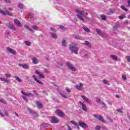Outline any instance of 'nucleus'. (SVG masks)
<instances>
[{
    "instance_id": "nucleus-59",
    "label": "nucleus",
    "mask_w": 130,
    "mask_h": 130,
    "mask_svg": "<svg viewBox=\"0 0 130 130\" xmlns=\"http://www.w3.org/2000/svg\"><path fill=\"white\" fill-rule=\"evenodd\" d=\"M110 57L112 58V59H114V55H111Z\"/></svg>"
},
{
    "instance_id": "nucleus-9",
    "label": "nucleus",
    "mask_w": 130,
    "mask_h": 130,
    "mask_svg": "<svg viewBox=\"0 0 130 130\" xmlns=\"http://www.w3.org/2000/svg\"><path fill=\"white\" fill-rule=\"evenodd\" d=\"M0 13L2 15H4V16H12V14L9 12V11H4L0 9Z\"/></svg>"
},
{
    "instance_id": "nucleus-29",
    "label": "nucleus",
    "mask_w": 130,
    "mask_h": 130,
    "mask_svg": "<svg viewBox=\"0 0 130 130\" xmlns=\"http://www.w3.org/2000/svg\"><path fill=\"white\" fill-rule=\"evenodd\" d=\"M59 93L60 95H61V96H62L63 98H66V99H67L68 96H67V94L66 93L61 92H59Z\"/></svg>"
},
{
    "instance_id": "nucleus-6",
    "label": "nucleus",
    "mask_w": 130,
    "mask_h": 130,
    "mask_svg": "<svg viewBox=\"0 0 130 130\" xmlns=\"http://www.w3.org/2000/svg\"><path fill=\"white\" fill-rule=\"evenodd\" d=\"M67 64L68 68H69L72 71H74L75 72L77 71V69H76L75 67H74V66L72 64V63H70V62H68Z\"/></svg>"
},
{
    "instance_id": "nucleus-58",
    "label": "nucleus",
    "mask_w": 130,
    "mask_h": 130,
    "mask_svg": "<svg viewBox=\"0 0 130 130\" xmlns=\"http://www.w3.org/2000/svg\"><path fill=\"white\" fill-rule=\"evenodd\" d=\"M14 114L16 115V116H17V117H19V114H18V113L14 112Z\"/></svg>"
},
{
    "instance_id": "nucleus-32",
    "label": "nucleus",
    "mask_w": 130,
    "mask_h": 130,
    "mask_svg": "<svg viewBox=\"0 0 130 130\" xmlns=\"http://www.w3.org/2000/svg\"><path fill=\"white\" fill-rule=\"evenodd\" d=\"M120 8L122 9V10H123V11H125V12H127L128 11V10L126 9L124 6L121 5Z\"/></svg>"
},
{
    "instance_id": "nucleus-62",
    "label": "nucleus",
    "mask_w": 130,
    "mask_h": 130,
    "mask_svg": "<svg viewBox=\"0 0 130 130\" xmlns=\"http://www.w3.org/2000/svg\"><path fill=\"white\" fill-rule=\"evenodd\" d=\"M47 125H48V124H44L43 125L44 127H47Z\"/></svg>"
},
{
    "instance_id": "nucleus-42",
    "label": "nucleus",
    "mask_w": 130,
    "mask_h": 130,
    "mask_svg": "<svg viewBox=\"0 0 130 130\" xmlns=\"http://www.w3.org/2000/svg\"><path fill=\"white\" fill-rule=\"evenodd\" d=\"M5 76L6 77V78H11V77H12V75H11V74L10 73H6Z\"/></svg>"
},
{
    "instance_id": "nucleus-55",
    "label": "nucleus",
    "mask_w": 130,
    "mask_h": 130,
    "mask_svg": "<svg viewBox=\"0 0 130 130\" xmlns=\"http://www.w3.org/2000/svg\"><path fill=\"white\" fill-rule=\"evenodd\" d=\"M96 103H101V99H97L96 100Z\"/></svg>"
},
{
    "instance_id": "nucleus-30",
    "label": "nucleus",
    "mask_w": 130,
    "mask_h": 130,
    "mask_svg": "<svg viewBox=\"0 0 130 130\" xmlns=\"http://www.w3.org/2000/svg\"><path fill=\"white\" fill-rule=\"evenodd\" d=\"M126 17L125 14H122L121 15L119 16L118 18L120 20H122L123 19H125Z\"/></svg>"
},
{
    "instance_id": "nucleus-49",
    "label": "nucleus",
    "mask_w": 130,
    "mask_h": 130,
    "mask_svg": "<svg viewBox=\"0 0 130 130\" xmlns=\"http://www.w3.org/2000/svg\"><path fill=\"white\" fill-rule=\"evenodd\" d=\"M126 58L127 59V60L130 62V56H126Z\"/></svg>"
},
{
    "instance_id": "nucleus-34",
    "label": "nucleus",
    "mask_w": 130,
    "mask_h": 130,
    "mask_svg": "<svg viewBox=\"0 0 130 130\" xmlns=\"http://www.w3.org/2000/svg\"><path fill=\"white\" fill-rule=\"evenodd\" d=\"M14 78H15V80H16V81H17V82H22V80L21 79H20V78H19L18 76H14Z\"/></svg>"
},
{
    "instance_id": "nucleus-3",
    "label": "nucleus",
    "mask_w": 130,
    "mask_h": 130,
    "mask_svg": "<svg viewBox=\"0 0 130 130\" xmlns=\"http://www.w3.org/2000/svg\"><path fill=\"white\" fill-rule=\"evenodd\" d=\"M93 117H95L96 119L98 120H100V121H102V122H106L105 120L103 119V117L101 116V115H98L96 114L93 115Z\"/></svg>"
},
{
    "instance_id": "nucleus-24",
    "label": "nucleus",
    "mask_w": 130,
    "mask_h": 130,
    "mask_svg": "<svg viewBox=\"0 0 130 130\" xmlns=\"http://www.w3.org/2000/svg\"><path fill=\"white\" fill-rule=\"evenodd\" d=\"M33 78L34 79L35 81L37 82V83H38V84H39L40 85H42V82L37 79L36 75H33Z\"/></svg>"
},
{
    "instance_id": "nucleus-11",
    "label": "nucleus",
    "mask_w": 130,
    "mask_h": 130,
    "mask_svg": "<svg viewBox=\"0 0 130 130\" xmlns=\"http://www.w3.org/2000/svg\"><path fill=\"white\" fill-rule=\"evenodd\" d=\"M7 51H8L9 53H11V54H13V55L16 54L17 53L15 50H14V49L11 48H7Z\"/></svg>"
},
{
    "instance_id": "nucleus-8",
    "label": "nucleus",
    "mask_w": 130,
    "mask_h": 130,
    "mask_svg": "<svg viewBox=\"0 0 130 130\" xmlns=\"http://www.w3.org/2000/svg\"><path fill=\"white\" fill-rule=\"evenodd\" d=\"M6 26L12 30V31H16V28H15V26H14V24H12L11 23H7Z\"/></svg>"
},
{
    "instance_id": "nucleus-26",
    "label": "nucleus",
    "mask_w": 130,
    "mask_h": 130,
    "mask_svg": "<svg viewBox=\"0 0 130 130\" xmlns=\"http://www.w3.org/2000/svg\"><path fill=\"white\" fill-rule=\"evenodd\" d=\"M32 62L34 64H37L39 61H38V59L36 57L32 58Z\"/></svg>"
},
{
    "instance_id": "nucleus-5",
    "label": "nucleus",
    "mask_w": 130,
    "mask_h": 130,
    "mask_svg": "<svg viewBox=\"0 0 130 130\" xmlns=\"http://www.w3.org/2000/svg\"><path fill=\"white\" fill-rule=\"evenodd\" d=\"M27 110L28 111V112L29 113H30V115H32V116H34V117H37V116H38L37 113L32 111L31 109L27 108Z\"/></svg>"
},
{
    "instance_id": "nucleus-17",
    "label": "nucleus",
    "mask_w": 130,
    "mask_h": 130,
    "mask_svg": "<svg viewBox=\"0 0 130 130\" xmlns=\"http://www.w3.org/2000/svg\"><path fill=\"white\" fill-rule=\"evenodd\" d=\"M83 44L84 45H85V46H87V47H89V48H91V47H92L91 43L89 42L88 41H85Z\"/></svg>"
},
{
    "instance_id": "nucleus-10",
    "label": "nucleus",
    "mask_w": 130,
    "mask_h": 130,
    "mask_svg": "<svg viewBox=\"0 0 130 130\" xmlns=\"http://www.w3.org/2000/svg\"><path fill=\"white\" fill-rule=\"evenodd\" d=\"M51 122H52V123H58L59 120L55 117H51Z\"/></svg>"
},
{
    "instance_id": "nucleus-23",
    "label": "nucleus",
    "mask_w": 130,
    "mask_h": 130,
    "mask_svg": "<svg viewBox=\"0 0 130 130\" xmlns=\"http://www.w3.org/2000/svg\"><path fill=\"white\" fill-rule=\"evenodd\" d=\"M50 35L52 38L53 39H57V35L54 32H50Z\"/></svg>"
},
{
    "instance_id": "nucleus-4",
    "label": "nucleus",
    "mask_w": 130,
    "mask_h": 130,
    "mask_svg": "<svg viewBox=\"0 0 130 130\" xmlns=\"http://www.w3.org/2000/svg\"><path fill=\"white\" fill-rule=\"evenodd\" d=\"M0 115L1 116H7L8 117L9 116V114H8V111H7V110H4L0 111Z\"/></svg>"
},
{
    "instance_id": "nucleus-19",
    "label": "nucleus",
    "mask_w": 130,
    "mask_h": 130,
    "mask_svg": "<svg viewBox=\"0 0 130 130\" xmlns=\"http://www.w3.org/2000/svg\"><path fill=\"white\" fill-rule=\"evenodd\" d=\"M81 98H82V99H83V100H84L86 103H90V100H89L88 98L86 97V96L81 95Z\"/></svg>"
},
{
    "instance_id": "nucleus-50",
    "label": "nucleus",
    "mask_w": 130,
    "mask_h": 130,
    "mask_svg": "<svg viewBox=\"0 0 130 130\" xmlns=\"http://www.w3.org/2000/svg\"><path fill=\"white\" fill-rule=\"evenodd\" d=\"M42 73H45V74H48L49 73V71H48V70L46 69L45 70V71L42 72Z\"/></svg>"
},
{
    "instance_id": "nucleus-40",
    "label": "nucleus",
    "mask_w": 130,
    "mask_h": 130,
    "mask_svg": "<svg viewBox=\"0 0 130 130\" xmlns=\"http://www.w3.org/2000/svg\"><path fill=\"white\" fill-rule=\"evenodd\" d=\"M114 12L113 10L110 9L107 13V15H111L113 14Z\"/></svg>"
},
{
    "instance_id": "nucleus-41",
    "label": "nucleus",
    "mask_w": 130,
    "mask_h": 130,
    "mask_svg": "<svg viewBox=\"0 0 130 130\" xmlns=\"http://www.w3.org/2000/svg\"><path fill=\"white\" fill-rule=\"evenodd\" d=\"M31 28L32 29H34V30H36L37 31L38 30V27L36 25H32Z\"/></svg>"
},
{
    "instance_id": "nucleus-63",
    "label": "nucleus",
    "mask_w": 130,
    "mask_h": 130,
    "mask_svg": "<svg viewBox=\"0 0 130 130\" xmlns=\"http://www.w3.org/2000/svg\"><path fill=\"white\" fill-rule=\"evenodd\" d=\"M115 97H116V98H118V99H119V98H120L119 95H118V94L116 95H115Z\"/></svg>"
},
{
    "instance_id": "nucleus-21",
    "label": "nucleus",
    "mask_w": 130,
    "mask_h": 130,
    "mask_svg": "<svg viewBox=\"0 0 130 130\" xmlns=\"http://www.w3.org/2000/svg\"><path fill=\"white\" fill-rule=\"evenodd\" d=\"M80 105L82 106V109L83 111H87V109H86V105L84 104L82 102H80Z\"/></svg>"
},
{
    "instance_id": "nucleus-35",
    "label": "nucleus",
    "mask_w": 130,
    "mask_h": 130,
    "mask_svg": "<svg viewBox=\"0 0 130 130\" xmlns=\"http://www.w3.org/2000/svg\"><path fill=\"white\" fill-rule=\"evenodd\" d=\"M61 44L62 46H67V42L66 41V40H63L62 41Z\"/></svg>"
},
{
    "instance_id": "nucleus-2",
    "label": "nucleus",
    "mask_w": 130,
    "mask_h": 130,
    "mask_svg": "<svg viewBox=\"0 0 130 130\" xmlns=\"http://www.w3.org/2000/svg\"><path fill=\"white\" fill-rule=\"evenodd\" d=\"M69 49L71 50L72 53H75V54H78V53H79V48L75 45H70Z\"/></svg>"
},
{
    "instance_id": "nucleus-33",
    "label": "nucleus",
    "mask_w": 130,
    "mask_h": 130,
    "mask_svg": "<svg viewBox=\"0 0 130 130\" xmlns=\"http://www.w3.org/2000/svg\"><path fill=\"white\" fill-rule=\"evenodd\" d=\"M24 43L27 46H30L31 45V42L29 41H26L24 42Z\"/></svg>"
},
{
    "instance_id": "nucleus-36",
    "label": "nucleus",
    "mask_w": 130,
    "mask_h": 130,
    "mask_svg": "<svg viewBox=\"0 0 130 130\" xmlns=\"http://www.w3.org/2000/svg\"><path fill=\"white\" fill-rule=\"evenodd\" d=\"M0 102H1L2 103H3V104H7V102H6V101H5L4 99H3L1 98H0Z\"/></svg>"
},
{
    "instance_id": "nucleus-43",
    "label": "nucleus",
    "mask_w": 130,
    "mask_h": 130,
    "mask_svg": "<svg viewBox=\"0 0 130 130\" xmlns=\"http://www.w3.org/2000/svg\"><path fill=\"white\" fill-rule=\"evenodd\" d=\"M101 17L102 20H103L104 21H105V20H106V16L105 15H101Z\"/></svg>"
},
{
    "instance_id": "nucleus-45",
    "label": "nucleus",
    "mask_w": 130,
    "mask_h": 130,
    "mask_svg": "<svg viewBox=\"0 0 130 130\" xmlns=\"http://www.w3.org/2000/svg\"><path fill=\"white\" fill-rule=\"evenodd\" d=\"M66 90L67 92H68V93H71L72 92V91L71 90V89H70L68 87L66 88Z\"/></svg>"
},
{
    "instance_id": "nucleus-56",
    "label": "nucleus",
    "mask_w": 130,
    "mask_h": 130,
    "mask_svg": "<svg viewBox=\"0 0 130 130\" xmlns=\"http://www.w3.org/2000/svg\"><path fill=\"white\" fill-rule=\"evenodd\" d=\"M29 18H30V19H32V18H33V14L31 13H30L29 15Z\"/></svg>"
},
{
    "instance_id": "nucleus-37",
    "label": "nucleus",
    "mask_w": 130,
    "mask_h": 130,
    "mask_svg": "<svg viewBox=\"0 0 130 130\" xmlns=\"http://www.w3.org/2000/svg\"><path fill=\"white\" fill-rule=\"evenodd\" d=\"M120 26L119 22H116V24L115 26V29H117V28H119Z\"/></svg>"
},
{
    "instance_id": "nucleus-48",
    "label": "nucleus",
    "mask_w": 130,
    "mask_h": 130,
    "mask_svg": "<svg viewBox=\"0 0 130 130\" xmlns=\"http://www.w3.org/2000/svg\"><path fill=\"white\" fill-rule=\"evenodd\" d=\"M101 104L102 105L103 107L106 108V104H105V103L102 102Z\"/></svg>"
},
{
    "instance_id": "nucleus-7",
    "label": "nucleus",
    "mask_w": 130,
    "mask_h": 130,
    "mask_svg": "<svg viewBox=\"0 0 130 130\" xmlns=\"http://www.w3.org/2000/svg\"><path fill=\"white\" fill-rule=\"evenodd\" d=\"M76 88L78 90V91H82L84 89V86H83V84L80 83L79 85L76 86Z\"/></svg>"
},
{
    "instance_id": "nucleus-51",
    "label": "nucleus",
    "mask_w": 130,
    "mask_h": 130,
    "mask_svg": "<svg viewBox=\"0 0 130 130\" xmlns=\"http://www.w3.org/2000/svg\"><path fill=\"white\" fill-rule=\"evenodd\" d=\"M117 112H120V113H123V111L121 110V109H117Z\"/></svg>"
},
{
    "instance_id": "nucleus-47",
    "label": "nucleus",
    "mask_w": 130,
    "mask_h": 130,
    "mask_svg": "<svg viewBox=\"0 0 130 130\" xmlns=\"http://www.w3.org/2000/svg\"><path fill=\"white\" fill-rule=\"evenodd\" d=\"M122 78L124 81H126V76L125 75H122Z\"/></svg>"
},
{
    "instance_id": "nucleus-12",
    "label": "nucleus",
    "mask_w": 130,
    "mask_h": 130,
    "mask_svg": "<svg viewBox=\"0 0 130 130\" xmlns=\"http://www.w3.org/2000/svg\"><path fill=\"white\" fill-rule=\"evenodd\" d=\"M56 113L57 114V115H58V116H60L61 117H63V116H64V114L62 112V111L59 110H57L56 111Z\"/></svg>"
},
{
    "instance_id": "nucleus-22",
    "label": "nucleus",
    "mask_w": 130,
    "mask_h": 130,
    "mask_svg": "<svg viewBox=\"0 0 130 130\" xmlns=\"http://www.w3.org/2000/svg\"><path fill=\"white\" fill-rule=\"evenodd\" d=\"M1 81H2L3 82H5V83H9L10 82V80L8 79H6L5 77H0Z\"/></svg>"
},
{
    "instance_id": "nucleus-46",
    "label": "nucleus",
    "mask_w": 130,
    "mask_h": 130,
    "mask_svg": "<svg viewBox=\"0 0 130 130\" xmlns=\"http://www.w3.org/2000/svg\"><path fill=\"white\" fill-rule=\"evenodd\" d=\"M18 7H19V8H20V9H24V6L22 5V4H19Z\"/></svg>"
},
{
    "instance_id": "nucleus-1",
    "label": "nucleus",
    "mask_w": 130,
    "mask_h": 130,
    "mask_svg": "<svg viewBox=\"0 0 130 130\" xmlns=\"http://www.w3.org/2000/svg\"><path fill=\"white\" fill-rule=\"evenodd\" d=\"M76 13L78 18L81 21H84V18H86V13L84 11L76 10Z\"/></svg>"
},
{
    "instance_id": "nucleus-28",
    "label": "nucleus",
    "mask_w": 130,
    "mask_h": 130,
    "mask_svg": "<svg viewBox=\"0 0 130 130\" xmlns=\"http://www.w3.org/2000/svg\"><path fill=\"white\" fill-rule=\"evenodd\" d=\"M24 28H25L26 29H28V31H30V32H34L33 29H32V28L29 27L27 25H24Z\"/></svg>"
},
{
    "instance_id": "nucleus-53",
    "label": "nucleus",
    "mask_w": 130,
    "mask_h": 130,
    "mask_svg": "<svg viewBox=\"0 0 130 130\" xmlns=\"http://www.w3.org/2000/svg\"><path fill=\"white\" fill-rule=\"evenodd\" d=\"M101 128V127H100V126H96L95 127V129H96V130H100Z\"/></svg>"
},
{
    "instance_id": "nucleus-60",
    "label": "nucleus",
    "mask_w": 130,
    "mask_h": 130,
    "mask_svg": "<svg viewBox=\"0 0 130 130\" xmlns=\"http://www.w3.org/2000/svg\"><path fill=\"white\" fill-rule=\"evenodd\" d=\"M127 4H128L127 7H130V0H128L127 1Z\"/></svg>"
},
{
    "instance_id": "nucleus-31",
    "label": "nucleus",
    "mask_w": 130,
    "mask_h": 130,
    "mask_svg": "<svg viewBox=\"0 0 130 130\" xmlns=\"http://www.w3.org/2000/svg\"><path fill=\"white\" fill-rule=\"evenodd\" d=\"M83 30H84V31H85L86 32H87V33H89L91 31V30H90V29H89V28L88 27H83Z\"/></svg>"
},
{
    "instance_id": "nucleus-64",
    "label": "nucleus",
    "mask_w": 130,
    "mask_h": 130,
    "mask_svg": "<svg viewBox=\"0 0 130 130\" xmlns=\"http://www.w3.org/2000/svg\"><path fill=\"white\" fill-rule=\"evenodd\" d=\"M5 3H11L9 0H5Z\"/></svg>"
},
{
    "instance_id": "nucleus-38",
    "label": "nucleus",
    "mask_w": 130,
    "mask_h": 130,
    "mask_svg": "<svg viewBox=\"0 0 130 130\" xmlns=\"http://www.w3.org/2000/svg\"><path fill=\"white\" fill-rule=\"evenodd\" d=\"M59 27L61 30H67V28H66V27L63 26V25H60L59 26Z\"/></svg>"
},
{
    "instance_id": "nucleus-25",
    "label": "nucleus",
    "mask_w": 130,
    "mask_h": 130,
    "mask_svg": "<svg viewBox=\"0 0 130 130\" xmlns=\"http://www.w3.org/2000/svg\"><path fill=\"white\" fill-rule=\"evenodd\" d=\"M36 103L38 108L41 109L42 108V107H43V106L42 105V104H41V103L37 101Z\"/></svg>"
},
{
    "instance_id": "nucleus-57",
    "label": "nucleus",
    "mask_w": 130,
    "mask_h": 130,
    "mask_svg": "<svg viewBox=\"0 0 130 130\" xmlns=\"http://www.w3.org/2000/svg\"><path fill=\"white\" fill-rule=\"evenodd\" d=\"M114 60H116V61L118 60V58H117V56H114Z\"/></svg>"
},
{
    "instance_id": "nucleus-18",
    "label": "nucleus",
    "mask_w": 130,
    "mask_h": 130,
    "mask_svg": "<svg viewBox=\"0 0 130 130\" xmlns=\"http://www.w3.org/2000/svg\"><path fill=\"white\" fill-rule=\"evenodd\" d=\"M96 32L98 33L99 36H101V37H103V32L101 31L99 28H96Z\"/></svg>"
},
{
    "instance_id": "nucleus-15",
    "label": "nucleus",
    "mask_w": 130,
    "mask_h": 130,
    "mask_svg": "<svg viewBox=\"0 0 130 130\" xmlns=\"http://www.w3.org/2000/svg\"><path fill=\"white\" fill-rule=\"evenodd\" d=\"M78 124L79 125H80V126H81V127H83V128H85V127H88V125L86 123L83 122H79L78 123Z\"/></svg>"
},
{
    "instance_id": "nucleus-14",
    "label": "nucleus",
    "mask_w": 130,
    "mask_h": 130,
    "mask_svg": "<svg viewBox=\"0 0 130 130\" xmlns=\"http://www.w3.org/2000/svg\"><path fill=\"white\" fill-rule=\"evenodd\" d=\"M21 94L22 95H24L25 96H27V97H33L34 96L32 93H26L23 92V91H21Z\"/></svg>"
},
{
    "instance_id": "nucleus-20",
    "label": "nucleus",
    "mask_w": 130,
    "mask_h": 130,
    "mask_svg": "<svg viewBox=\"0 0 130 130\" xmlns=\"http://www.w3.org/2000/svg\"><path fill=\"white\" fill-rule=\"evenodd\" d=\"M14 23L18 27H21L22 26V24L20 23V21L17 19L14 20Z\"/></svg>"
},
{
    "instance_id": "nucleus-27",
    "label": "nucleus",
    "mask_w": 130,
    "mask_h": 130,
    "mask_svg": "<svg viewBox=\"0 0 130 130\" xmlns=\"http://www.w3.org/2000/svg\"><path fill=\"white\" fill-rule=\"evenodd\" d=\"M71 123H72V124H74V125H75V126H76V127L78 129H79V124H78V123L75 122H74V121H71Z\"/></svg>"
},
{
    "instance_id": "nucleus-54",
    "label": "nucleus",
    "mask_w": 130,
    "mask_h": 130,
    "mask_svg": "<svg viewBox=\"0 0 130 130\" xmlns=\"http://www.w3.org/2000/svg\"><path fill=\"white\" fill-rule=\"evenodd\" d=\"M33 92L35 93V95L38 96V93H37V91H36V90H34Z\"/></svg>"
},
{
    "instance_id": "nucleus-44",
    "label": "nucleus",
    "mask_w": 130,
    "mask_h": 130,
    "mask_svg": "<svg viewBox=\"0 0 130 130\" xmlns=\"http://www.w3.org/2000/svg\"><path fill=\"white\" fill-rule=\"evenodd\" d=\"M103 83L104 84H105V85H108V81H107V80H105V79H104V80H103Z\"/></svg>"
},
{
    "instance_id": "nucleus-39",
    "label": "nucleus",
    "mask_w": 130,
    "mask_h": 130,
    "mask_svg": "<svg viewBox=\"0 0 130 130\" xmlns=\"http://www.w3.org/2000/svg\"><path fill=\"white\" fill-rule=\"evenodd\" d=\"M74 36L76 39H79V40H81V39H82V38H81V37H80V36L79 35H75Z\"/></svg>"
},
{
    "instance_id": "nucleus-13",
    "label": "nucleus",
    "mask_w": 130,
    "mask_h": 130,
    "mask_svg": "<svg viewBox=\"0 0 130 130\" xmlns=\"http://www.w3.org/2000/svg\"><path fill=\"white\" fill-rule=\"evenodd\" d=\"M35 73L37 74V75H39V79H44V76L41 74H43V73L42 72V73H40L39 72V71H36L35 72Z\"/></svg>"
},
{
    "instance_id": "nucleus-52",
    "label": "nucleus",
    "mask_w": 130,
    "mask_h": 130,
    "mask_svg": "<svg viewBox=\"0 0 130 130\" xmlns=\"http://www.w3.org/2000/svg\"><path fill=\"white\" fill-rule=\"evenodd\" d=\"M51 31H52L53 32H56V29H54L53 27L50 28Z\"/></svg>"
},
{
    "instance_id": "nucleus-16",
    "label": "nucleus",
    "mask_w": 130,
    "mask_h": 130,
    "mask_svg": "<svg viewBox=\"0 0 130 130\" xmlns=\"http://www.w3.org/2000/svg\"><path fill=\"white\" fill-rule=\"evenodd\" d=\"M18 66L19 67H22V68H23V69H24L25 70H28V69H29V67L27 64L18 63Z\"/></svg>"
},
{
    "instance_id": "nucleus-61",
    "label": "nucleus",
    "mask_w": 130,
    "mask_h": 130,
    "mask_svg": "<svg viewBox=\"0 0 130 130\" xmlns=\"http://www.w3.org/2000/svg\"><path fill=\"white\" fill-rule=\"evenodd\" d=\"M23 100H24L25 101H27V98L25 96H23Z\"/></svg>"
}]
</instances>
